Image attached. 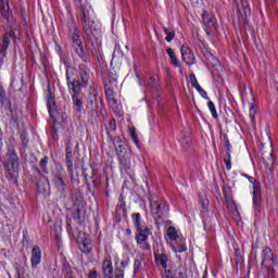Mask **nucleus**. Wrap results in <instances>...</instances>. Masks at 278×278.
Listing matches in <instances>:
<instances>
[{
  "label": "nucleus",
  "instance_id": "1",
  "mask_svg": "<svg viewBox=\"0 0 278 278\" xmlns=\"http://www.w3.org/2000/svg\"><path fill=\"white\" fill-rule=\"evenodd\" d=\"M79 18L85 33V40L94 45L92 40L99 36L101 29L97 28L94 25V20H92V7H90V4H80Z\"/></svg>",
  "mask_w": 278,
  "mask_h": 278
},
{
  "label": "nucleus",
  "instance_id": "2",
  "mask_svg": "<svg viewBox=\"0 0 278 278\" xmlns=\"http://www.w3.org/2000/svg\"><path fill=\"white\" fill-rule=\"evenodd\" d=\"M261 257V268L265 273V278H275L277 275L275 266H278V262L273 249H270V247H265L262 250Z\"/></svg>",
  "mask_w": 278,
  "mask_h": 278
},
{
  "label": "nucleus",
  "instance_id": "3",
  "mask_svg": "<svg viewBox=\"0 0 278 278\" xmlns=\"http://www.w3.org/2000/svg\"><path fill=\"white\" fill-rule=\"evenodd\" d=\"M72 47L83 62L88 63V53L84 51V41H81V30L77 27L70 28Z\"/></svg>",
  "mask_w": 278,
  "mask_h": 278
},
{
  "label": "nucleus",
  "instance_id": "4",
  "mask_svg": "<svg viewBox=\"0 0 278 278\" xmlns=\"http://www.w3.org/2000/svg\"><path fill=\"white\" fill-rule=\"evenodd\" d=\"M202 25L206 36H214L216 31H218V22L216 21V16L214 14H210L207 11H203L202 13Z\"/></svg>",
  "mask_w": 278,
  "mask_h": 278
},
{
  "label": "nucleus",
  "instance_id": "5",
  "mask_svg": "<svg viewBox=\"0 0 278 278\" xmlns=\"http://www.w3.org/2000/svg\"><path fill=\"white\" fill-rule=\"evenodd\" d=\"M5 168L8 172V177H14V173H18V156L16 155V150L10 148L5 155Z\"/></svg>",
  "mask_w": 278,
  "mask_h": 278
},
{
  "label": "nucleus",
  "instance_id": "6",
  "mask_svg": "<svg viewBox=\"0 0 278 278\" xmlns=\"http://www.w3.org/2000/svg\"><path fill=\"white\" fill-rule=\"evenodd\" d=\"M152 233L153 232L149 229V227L136 230L135 240L139 249H141V251H151V244L149 243V236H151Z\"/></svg>",
  "mask_w": 278,
  "mask_h": 278
},
{
  "label": "nucleus",
  "instance_id": "7",
  "mask_svg": "<svg viewBox=\"0 0 278 278\" xmlns=\"http://www.w3.org/2000/svg\"><path fill=\"white\" fill-rule=\"evenodd\" d=\"M61 62H63L66 67L65 77L67 81V88L71 94H81V88H84V86H81V84L77 79L71 80V65L68 64L66 59L61 58Z\"/></svg>",
  "mask_w": 278,
  "mask_h": 278
},
{
  "label": "nucleus",
  "instance_id": "8",
  "mask_svg": "<svg viewBox=\"0 0 278 278\" xmlns=\"http://www.w3.org/2000/svg\"><path fill=\"white\" fill-rule=\"evenodd\" d=\"M151 214L163 218L168 214V203L164 200H150Z\"/></svg>",
  "mask_w": 278,
  "mask_h": 278
},
{
  "label": "nucleus",
  "instance_id": "9",
  "mask_svg": "<svg viewBox=\"0 0 278 278\" xmlns=\"http://www.w3.org/2000/svg\"><path fill=\"white\" fill-rule=\"evenodd\" d=\"M12 42V34L5 33L0 38V70L4 64L5 55L8 54V49L10 48V43Z\"/></svg>",
  "mask_w": 278,
  "mask_h": 278
},
{
  "label": "nucleus",
  "instance_id": "10",
  "mask_svg": "<svg viewBox=\"0 0 278 278\" xmlns=\"http://www.w3.org/2000/svg\"><path fill=\"white\" fill-rule=\"evenodd\" d=\"M78 75L80 79V84L83 88H88L90 81L92 80V73H90V68L86 66V64H79L78 66Z\"/></svg>",
  "mask_w": 278,
  "mask_h": 278
},
{
  "label": "nucleus",
  "instance_id": "11",
  "mask_svg": "<svg viewBox=\"0 0 278 278\" xmlns=\"http://www.w3.org/2000/svg\"><path fill=\"white\" fill-rule=\"evenodd\" d=\"M180 53L184 63H186L188 66H192V64H194L197 56H194V52H192V49L187 46H182L180 48Z\"/></svg>",
  "mask_w": 278,
  "mask_h": 278
},
{
  "label": "nucleus",
  "instance_id": "12",
  "mask_svg": "<svg viewBox=\"0 0 278 278\" xmlns=\"http://www.w3.org/2000/svg\"><path fill=\"white\" fill-rule=\"evenodd\" d=\"M49 96L47 99L48 112L51 118H55L58 116V103L55 102V96L51 93V89H48Z\"/></svg>",
  "mask_w": 278,
  "mask_h": 278
},
{
  "label": "nucleus",
  "instance_id": "13",
  "mask_svg": "<svg viewBox=\"0 0 278 278\" xmlns=\"http://www.w3.org/2000/svg\"><path fill=\"white\" fill-rule=\"evenodd\" d=\"M40 262H42V251L40 250V247L34 245L30 256L31 268H38Z\"/></svg>",
  "mask_w": 278,
  "mask_h": 278
},
{
  "label": "nucleus",
  "instance_id": "14",
  "mask_svg": "<svg viewBox=\"0 0 278 278\" xmlns=\"http://www.w3.org/2000/svg\"><path fill=\"white\" fill-rule=\"evenodd\" d=\"M52 182L54 184L56 190L61 192V194H64V192H66V182L64 181V177L62 176L61 172H56L53 175Z\"/></svg>",
  "mask_w": 278,
  "mask_h": 278
},
{
  "label": "nucleus",
  "instance_id": "15",
  "mask_svg": "<svg viewBox=\"0 0 278 278\" xmlns=\"http://www.w3.org/2000/svg\"><path fill=\"white\" fill-rule=\"evenodd\" d=\"M154 260L157 266H161L164 270H168V255L164 252L161 254L157 252H154Z\"/></svg>",
  "mask_w": 278,
  "mask_h": 278
},
{
  "label": "nucleus",
  "instance_id": "16",
  "mask_svg": "<svg viewBox=\"0 0 278 278\" xmlns=\"http://www.w3.org/2000/svg\"><path fill=\"white\" fill-rule=\"evenodd\" d=\"M118 162H119V168L121 170H129L131 168V159L129 157V153H124L118 156Z\"/></svg>",
  "mask_w": 278,
  "mask_h": 278
},
{
  "label": "nucleus",
  "instance_id": "17",
  "mask_svg": "<svg viewBox=\"0 0 278 278\" xmlns=\"http://www.w3.org/2000/svg\"><path fill=\"white\" fill-rule=\"evenodd\" d=\"M102 270L104 278H114V267L112 266V261L105 258L102 263Z\"/></svg>",
  "mask_w": 278,
  "mask_h": 278
},
{
  "label": "nucleus",
  "instance_id": "18",
  "mask_svg": "<svg viewBox=\"0 0 278 278\" xmlns=\"http://www.w3.org/2000/svg\"><path fill=\"white\" fill-rule=\"evenodd\" d=\"M189 79H191V86H193V88L199 91V94H201L203 99H210V96H207V91L201 88V85H199V81L197 80V76L194 74L189 75Z\"/></svg>",
  "mask_w": 278,
  "mask_h": 278
},
{
  "label": "nucleus",
  "instance_id": "19",
  "mask_svg": "<svg viewBox=\"0 0 278 278\" xmlns=\"http://www.w3.org/2000/svg\"><path fill=\"white\" fill-rule=\"evenodd\" d=\"M103 84H104L105 97H106L110 105H116V103H118V100H116V98H114V90L112 88H110L108 80H104Z\"/></svg>",
  "mask_w": 278,
  "mask_h": 278
},
{
  "label": "nucleus",
  "instance_id": "20",
  "mask_svg": "<svg viewBox=\"0 0 278 278\" xmlns=\"http://www.w3.org/2000/svg\"><path fill=\"white\" fill-rule=\"evenodd\" d=\"M0 13L7 21H10L12 12L10 11L9 0H0Z\"/></svg>",
  "mask_w": 278,
  "mask_h": 278
},
{
  "label": "nucleus",
  "instance_id": "21",
  "mask_svg": "<svg viewBox=\"0 0 278 278\" xmlns=\"http://www.w3.org/2000/svg\"><path fill=\"white\" fill-rule=\"evenodd\" d=\"M72 101L76 112L78 114H81V112L84 111V100L81 93L72 94Z\"/></svg>",
  "mask_w": 278,
  "mask_h": 278
},
{
  "label": "nucleus",
  "instance_id": "22",
  "mask_svg": "<svg viewBox=\"0 0 278 278\" xmlns=\"http://www.w3.org/2000/svg\"><path fill=\"white\" fill-rule=\"evenodd\" d=\"M238 12H240V14H244L245 18H249V16H251V7L249 5V1L241 0L240 4H238Z\"/></svg>",
  "mask_w": 278,
  "mask_h": 278
},
{
  "label": "nucleus",
  "instance_id": "23",
  "mask_svg": "<svg viewBox=\"0 0 278 278\" xmlns=\"http://www.w3.org/2000/svg\"><path fill=\"white\" fill-rule=\"evenodd\" d=\"M131 220L136 231L148 227L142 225V215L140 213H132Z\"/></svg>",
  "mask_w": 278,
  "mask_h": 278
},
{
  "label": "nucleus",
  "instance_id": "24",
  "mask_svg": "<svg viewBox=\"0 0 278 278\" xmlns=\"http://www.w3.org/2000/svg\"><path fill=\"white\" fill-rule=\"evenodd\" d=\"M166 53L169 56L170 63L173 64V66H175V68H179L181 64L179 63V59H177V55H175V51H173V48H168L166 50Z\"/></svg>",
  "mask_w": 278,
  "mask_h": 278
},
{
  "label": "nucleus",
  "instance_id": "25",
  "mask_svg": "<svg viewBox=\"0 0 278 278\" xmlns=\"http://www.w3.org/2000/svg\"><path fill=\"white\" fill-rule=\"evenodd\" d=\"M252 203L254 210L260 212V210H262V193H253Z\"/></svg>",
  "mask_w": 278,
  "mask_h": 278
},
{
  "label": "nucleus",
  "instance_id": "26",
  "mask_svg": "<svg viewBox=\"0 0 278 278\" xmlns=\"http://www.w3.org/2000/svg\"><path fill=\"white\" fill-rule=\"evenodd\" d=\"M98 96H99V91H97V89H94V87H90L89 88L88 101H89V105L91 108H93L94 103H97V97Z\"/></svg>",
  "mask_w": 278,
  "mask_h": 278
},
{
  "label": "nucleus",
  "instance_id": "27",
  "mask_svg": "<svg viewBox=\"0 0 278 278\" xmlns=\"http://www.w3.org/2000/svg\"><path fill=\"white\" fill-rule=\"evenodd\" d=\"M67 173L73 175V152H65Z\"/></svg>",
  "mask_w": 278,
  "mask_h": 278
},
{
  "label": "nucleus",
  "instance_id": "28",
  "mask_svg": "<svg viewBox=\"0 0 278 278\" xmlns=\"http://www.w3.org/2000/svg\"><path fill=\"white\" fill-rule=\"evenodd\" d=\"M167 238L173 242L179 238V233L177 232V228L169 226L167 228Z\"/></svg>",
  "mask_w": 278,
  "mask_h": 278
},
{
  "label": "nucleus",
  "instance_id": "29",
  "mask_svg": "<svg viewBox=\"0 0 278 278\" xmlns=\"http://www.w3.org/2000/svg\"><path fill=\"white\" fill-rule=\"evenodd\" d=\"M47 164H49V156H43L39 162V168H41L45 175H49V167Z\"/></svg>",
  "mask_w": 278,
  "mask_h": 278
},
{
  "label": "nucleus",
  "instance_id": "30",
  "mask_svg": "<svg viewBox=\"0 0 278 278\" xmlns=\"http://www.w3.org/2000/svg\"><path fill=\"white\" fill-rule=\"evenodd\" d=\"M207 106H208V110H210L213 118L215 121H218V113L216 112V105L212 101H208Z\"/></svg>",
  "mask_w": 278,
  "mask_h": 278
},
{
  "label": "nucleus",
  "instance_id": "31",
  "mask_svg": "<svg viewBox=\"0 0 278 278\" xmlns=\"http://www.w3.org/2000/svg\"><path fill=\"white\" fill-rule=\"evenodd\" d=\"M164 34H166L165 40L166 42H173V38H175V30H169L168 28L163 29Z\"/></svg>",
  "mask_w": 278,
  "mask_h": 278
},
{
  "label": "nucleus",
  "instance_id": "32",
  "mask_svg": "<svg viewBox=\"0 0 278 278\" xmlns=\"http://www.w3.org/2000/svg\"><path fill=\"white\" fill-rule=\"evenodd\" d=\"M224 162L226 164V169L231 170V152H226L224 156Z\"/></svg>",
  "mask_w": 278,
  "mask_h": 278
},
{
  "label": "nucleus",
  "instance_id": "33",
  "mask_svg": "<svg viewBox=\"0 0 278 278\" xmlns=\"http://www.w3.org/2000/svg\"><path fill=\"white\" fill-rule=\"evenodd\" d=\"M112 134V131H116V119L114 118H111L109 121V127H106V134Z\"/></svg>",
  "mask_w": 278,
  "mask_h": 278
},
{
  "label": "nucleus",
  "instance_id": "34",
  "mask_svg": "<svg viewBox=\"0 0 278 278\" xmlns=\"http://www.w3.org/2000/svg\"><path fill=\"white\" fill-rule=\"evenodd\" d=\"M253 184V192L252 194H262V184L260 181L252 182Z\"/></svg>",
  "mask_w": 278,
  "mask_h": 278
},
{
  "label": "nucleus",
  "instance_id": "35",
  "mask_svg": "<svg viewBox=\"0 0 278 278\" xmlns=\"http://www.w3.org/2000/svg\"><path fill=\"white\" fill-rule=\"evenodd\" d=\"M108 138L111 140L113 146H117L121 144V142H123V139L121 137H112V135H110V131H108Z\"/></svg>",
  "mask_w": 278,
  "mask_h": 278
},
{
  "label": "nucleus",
  "instance_id": "36",
  "mask_svg": "<svg viewBox=\"0 0 278 278\" xmlns=\"http://www.w3.org/2000/svg\"><path fill=\"white\" fill-rule=\"evenodd\" d=\"M175 253H185V251H188V248L186 247V243L182 242L180 244H178L177 248H173Z\"/></svg>",
  "mask_w": 278,
  "mask_h": 278
},
{
  "label": "nucleus",
  "instance_id": "37",
  "mask_svg": "<svg viewBox=\"0 0 278 278\" xmlns=\"http://www.w3.org/2000/svg\"><path fill=\"white\" fill-rule=\"evenodd\" d=\"M20 138L22 140V147H27V144H29V139H27V134L22 132L20 135Z\"/></svg>",
  "mask_w": 278,
  "mask_h": 278
},
{
  "label": "nucleus",
  "instance_id": "38",
  "mask_svg": "<svg viewBox=\"0 0 278 278\" xmlns=\"http://www.w3.org/2000/svg\"><path fill=\"white\" fill-rule=\"evenodd\" d=\"M223 140L225 142L227 152H231V143L229 142V137L227 135H224Z\"/></svg>",
  "mask_w": 278,
  "mask_h": 278
},
{
  "label": "nucleus",
  "instance_id": "39",
  "mask_svg": "<svg viewBox=\"0 0 278 278\" xmlns=\"http://www.w3.org/2000/svg\"><path fill=\"white\" fill-rule=\"evenodd\" d=\"M130 138L132 140V142H135V144H139V141H138V135L136 134V129H131L130 130Z\"/></svg>",
  "mask_w": 278,
  "mask_h": 278
},
{
  "label": "nucleus",
  "instance_id": "40",
  "mask_svg": "<svg viewBox=\"0 0 278 278\" xmlns=\"http://www.w3.org/2000/svg\"><path fill=\"white\" fill-rule=\"evenodd\" d=\"M235 263L240 264V262H242V254H240V250L235 249Z\"/></svg>",
  "mask_w": 278,
  "mask_h": 278
},
{
  "label": "nucleus",
  "instance_id": "41",
  "mask_svg": "<svg viewBox=\"0 0 278 278\" xmlns=\"http://www.w3.org/2000/svg\"><path fill=\"white\" fill-rule=\"evenodd\" d=\"M79 249H80L81 253H88L90 251V245H88V243H86V242H83L79 245Z\"/></svg>",
  "mask_w": 278,
  "mask_h": 278
},
{
  "label": "nucleus",
  "instance_id": "42",
  "mask_svg": "<svg viewBox=\"0 0 278 278\" xmlns=\"http://www.w3.org/2000/svg\"><path fill=\"white\" fill-rule=\"evenodd\" d=\"M265 166H275V154H273V152H270L269 154V163L268 162H265Z\"/></svg>",
  "mask_w": 278,
  "mask_h": 278
},
{
  "label": "nucleus",
  "instance_id": "43",
  "mask_svg": "<svg viewBox=\"0 0 278 278\" xmlns=\"http://www.w3.org/2000/svg\"><path fill=\"white\" fill-rule=\"evenodd\" d=\"M140 266H142V262H140V260H135L134 262V273H138V270H140Z\"/></svg>",
  "mask_w": 278,
  "mask_h": 278
},
{
  "label": "nucleus",
  "instance_id": "44",
  "mask_svg": "<svg viewBox=\"0 0 278 278\" xmlns=\"http://www.w3.org/2000/svg\"><path fill=\"white\" fill-rule=\"evenodd\" d=\"M115 271L117 273L115 275V278H125V270L121 268H116Z\"/></svg>",
  "mask_w": 278,
  "mask_h": 278
},
{
  "label": "nucleus",
  "instance_id": "45",
  "mask_svg": "<svg viewBox=\"0 0 278 278\" xmlns=\"http://www.w3.org/2000/svg\"><path fill=\"white\" fill-rule=\"evenodd\" d=\"M115 151H116L118 156L123 155V153L125 151V146L119 144L118 147H115Z\"/></svg>",
  "mask_w": 278,
  "mask_h": 278
},
{
  "label": "nucleus",
  "instance_id": "46",
  "mask_svg": "<svg viewBox=\"0 0 278 278\" xmlns=\"http://www.w3.org/2000/svg\"><path fill=\"white\" fill-rule=\"evenodd\" d=\"M65 153H73V142L71 140L66 143Z\"/></svg>",
  "mask_w": 278,
  "mask_h": 278
},
{
  "label": "nucleus",
  "instance_id": "47",
  "mask_svg": "<svg viewBox=\"0 0 278 278\" xmlns=\"http://www.w3.org/2000/svg\"><path fill=\"white\" fill-rule=\"evenodd\" d=\"M88 278H99V274H97V270L92 269L89 271Z\"/></svg>",
  "mask_w": 278,
  "mask_h": 278
},
{
  "label": "nucleus",
  "instance_id": "48",
  "mask_svg": "<svg viewBox=\"0 0 278 278\" xmlns=\"http://www.w3.org/2000/svg\"><path fill=\"white\" fill-rule=\"evenodd\" d=\"M16 273H17V276L21 277V275H23V273H25V268H23V266H21V265H17Z\"/></svg>",
  "mask_w": 278,
  "mask_h": 278
},
{
  "label": "nucleus",
  "instance_id": "49",
  "mask_svg": "<svg viewBox=\"0 0 278 278\" xmlns=\"http://www.w3.org/2000/svg\"><path fill=\"white\" fill-rule=\"evenodd\" d=\"M242 177H245V179H248V181H250V184H255V179L250 176L249 174H242Z\"/></svg>",
  "mask_w": 278,
  "mask_h": 278
},
{
  "label": "nucleus",
  "instance_id": "50",
  "mask_svg": "<svg viewBox=\"0 0 278 278\" xmlns=\"http://www.w3.org/2000/svg\"><path fill=\"white\" fill-rule=\"evenodd\" d=\"M3 99H5V89L0 85V101H3Z\"/></svg>",
  "mask_w": 278,
  "mask_h": 278
},
{
  "label": "nucleus",
  "instance_id": "51",
  "mask_svg": "<svg viewBox=\"0 0 278 278\" xmlns=\"http://www.w3.org/2000/svg\"><path fill=\"white\" fill-rule=\"evenodd\" d=\"M109 77H111L112 81H118V76L114 75V73H110Z\"/></svg>",
  "mask_w": 278,
  "mask_h": 278
},
{
  "label": "nucleus",
  "instance_id": "52",
  "mask_svg": "<svg viewBox=\"0 0 278 278\" xmlns=\"http://www.w3.org/2000/svg\"><path fill=\"white\" fill-rule=\"evenodd\" d=\"M33 173H35V175H41L42 172L38 167H33Z\"/></svg>",
  "mask_w": 278,
  "mask_h": 278
},
{
  "label": "nucleus",
  "instance_id": "53",
  "mask_svg": "<svg viewBox=\"0 0 278 278\" xmlns=\"http://www.w3.org/2000/svg\"><path fill=\"white\" fill-rule=\"evenodd\" d=\"M250 116H251V118H255V110L253 106H251V109H250Z\"/></svg>",
  "mask_w": 278,
  "mask_h": 278
},
{
  "label": "nucleus",
  "instance_id": "54",
  "mask_svg": "<svg viewBox=\"0 0 278 278\" xmlns=\"http://www.w3.org/2000/svg\"><path fill=\"white\" fill-rule=\"evenodd\" d=\"M125 235H126V236H131V229L127 228V229L125 230Z\"/></svg>",
  "mask_w": 278,
  "mask_h": 278
},
{
  "label": "nucleus",
  "instance_id": "55",
  "mask_svg": "<svg viewBox=\"0 0 278 278\" xmlns=\"http://www.w3.org/2000/svg\"><path fill=\"white\" fill-rule=\"evenodd\" d=\"M178 278H186V275L182 274V271H179V273H178Z\"/></svg>",
  "mask_w": 278,
  "mask_h": 278
},
{
  "label": "nucleus",
  "instance_id": "56",
  "mask_svg": "<svg viewBox=\"0 0 278 278\" xmlns=\"http://www.w3.org/2000/svg\"><path fill=\"white\" fill-rule=\"evenodd\" d=\"M64 267L66 268V273H67V275H68V273H71V266L70 265H64Z\"/></svg>",
  "mask_w": 278,
  "mask_h": 278
},
{
  "label": "nucleus",
  "instance_id": "57",
  "mask_svg": "<svg viewBox=\"0 0 278 278\" xmlns=\"http://www.w3.org/2000/svg\"><path fill=\"white\" fill-rule=\"evenodd\" d=\"M121 266H122L123 268H125V267L127 266V262H126V261H123V262L121 263Z\"/></svg>",
  "mask_w": 278,
  "mask_h": 278
},
{
  "label": "nucleus",
  "instance_id": "58",
  "mask_svg": "<svg viewBox=\"0 0 278 278\" xmlns=\"http://www.w3.org/2000/svg\"><path fill=\"white\" fill-rule=\"evenodd\" d=\"M92 184H93V188H98L96 179L92 180Z\"/></svg>",
  "mask_w": 278,
  "mask_h": 278
},
{
  "label": "nucleus",
  "instance_id": "59",
  "mask_svg": "<svg viewBox=\"0 0 278 278\" xmlns=\"http://www.w3.org/2000/svg\"><path fill=\"white\" fill-rule=\"evenodd\" d=\"M202 278H207V270L204 271L203 277Z\"/></svg>",
  "mask_w": 278,
  "mask_h": 278
},
{
  "label": "nucleus",
  "instance_id": "60",
  "mask_svg": "<svg viewBox=\"0 0 278 278\" xmlns=\"http://www.w3.org/2000/svg\"><path fill=\"white\" fill-rule=\"evenodd\" d=\"M150 79H151L152 81H155L156 76H151Z\"/></svg>",
  "mask_w": 278,
  "mask_h": 278
},
{
  "label": "nucleus",
  "instance_id": "61",
  "mask_svg": "<svg viewBox=\"0 0 278 278\" xmlns=\"http://www.w3.org/2000/svg\"><path fill=\"white\" fill-rule=\"evenodd\" d=\"M94 175H96V173H94V170H92L91 179H93V178H94Z\"/></svg>",
  "mask_w": 278,
  "mask_h": 278
},
{
  "label": "nucleus",
  "instance_id": "62",
  "mask_svg": "<svg viewBox=\"0 0 278 278\" xmlns=\"http://www.w3.org/2000/svg\"><path fill=\"white\" fill-rule=\"evenodd\" d=\"M46 180H47V182L49 184V178H48V177H46Z\"/></svg>",
  "mask_w": 278,
  "mask_h": 278
},
{
  "label": "nucleus",
  "instance_id": "63",
  "mask_svg": "<svg viewBox=\"0 0 278 278\" xmlns=\"http://www.w3.org/2000/svg\"><path fill=\"white\" fill-rule=\"evenodd\" d=\"M79 212H80V210H79V208H77V214H79Z\"/></svg>",
  "mask_w": 278,
  "mask_h": 278
},
{
  "label": "nucleus",
  "instance_id": "64",
  "mask_svg": "<svg viewBox=\"0 0 278 278\" xmlns=\"http://www.w3.org/2000/svg\"><path fill=\"white\" fill-rule=\"evenodd\" d=\"M65 278H72L71 276H65Z\"/></svg>",
  "mask_w": 278,
  "mask_h": 278
}]
</instances>
